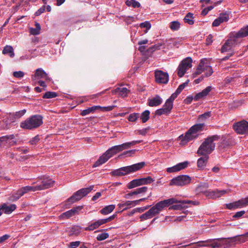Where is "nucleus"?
Masks as SVG:
<instances>
[{"label": "nucleus", "mask_w": 248, "mask_h": 248, "mask_svg": "<svg viewBox=\"0 0 248 248\" xmlns=\"http://www.w3.org/2000/svg\"><path fill=\"white\" fill-rule=\"evenodd\" d=\"M220 139V136L217 135H213L208 137L205 139L204 141L199 147L197 154L199 155L209 156L215 148V141H217Z\"/></svg>", "instance_id": "f257e3e1"}, {"label": "nucleus", "mask_w": 248, "mask_h": 248, "mask_svg": "<svg viewBox=\"0 0 248 248\" xmlns=\"http://www.w3.org/2000/svg\"><path fill=\"white\" fill-rule=\"evenodd\" d=\"M145 166L144 162H141L132 165L127 166L114 170L110 172L113 176H123L140 170Z\"/></svg>", "instance_id": "f03ea898"}, {"label": "nucleus", "mask_w": 248, "mask_h": 248, "mask_svg": "<svg viewBox=\"0 0 248 248\" xmlns=\"http://www.w3.org/2000/svg\"><path fill=\"white\" fill-rule=\"evenodd\" d=\"M31 185L32 186H24L19 189L10 197V200L16 201L25 194L30 191H40L37 183H35L34 182Z\"/></svg>", "instance_id": "7ed1b4c3"}, {"label": "nucleus", "mask_w": 248, "mask_h": 248, "mask_svg": "<svg viewBox=\"0 0 248 248\" xmlns=\"http://www.w3.org/2000/svg\"><path fill=\"white\" fill-rule=\"evenodd\" d=\"M203 125H193L186 133L185 136L181 135L179 137V139L181 140V142L187 143L190 140L196 138L198 136V135H196L197 133L202 130Z\"/></svg>", "instance_id": "20e7f679"}, {"label": "nucleus", "mask_w": 248, "mask_h": 248, "mask_svg": "<svg viewBox=\"0 0 248 248\" xmlns=\"http://www.w3.org/2000/svg\"><path fill=\"white\" fill-rule=\"evenodd\" d=\"M247 36H248V26L245 28L241 29L237 32L231 33L228 40L233 46L241 42L242 38Z\"/></svg>", "instance_id": "39448f33"}, {"label": "nucleus", "mask_w": 248, "mask_h": 248, "mask_svg": "<svg viewBox=\"0 0 248 248\" xmlns=\"http://www.w3.org/2000/svg\"><path fill=\"white\" fill-rule=\"evenodd\" d=\"M93 186H91L88 187L81 188L78 190L68 199V202L71 203H73L80 200L83 197L89 194L93 189Z\"/></svg>", "instance_id": "423d86ee"}, {"label": "nucleus", "mask_w": 248, "mask_h": 248, "mask_svg": "<svg viewBox=\"0 0 248 248\" xmlns=\"http://www.w3.org/2000/svg\"><path fill=\"white\" fill-rule=\"evenodd\" d=\"M203 72L204 73V77H208L212 74L213 71L211 66L206 63L204 60H202L196 71L193 74V77L195 78Z\"/></svg>", "instance_id": "0eeeda50"}, {"label": "nucleus", "mask_w": 248, "mask_h": 248, "mask_svg": "<svg viewBox=\"0 0 248 248\" xmlns=\"http://www.w3.org/2000/svg\"><path fill=\"white\" fill-rule=\"evenodd\" d=\"M192 60L190 57H187L182 60L177 68V75L179 78L183 77L187 70L192 67Z\"/></svg>", "instance_id": "6e6552de"}, {"label": "nucleus", "mask_w": 248, "mask_h": 248, "mask_svg": "<svg viewBox=\"0 0 248 248\" xmlns=\"http://www.w3.org/2000/svg\"><path fill=\"white\" fill-rule=\"evenodd\" d=\"M191 178L187 175H180L172 179L170 182V186H183L191 183Z\"/></svg>", "instance_id": "1a4fd4ad"}, {"label": "nucleus", "mask_w": 248, "mask_h": 248, "mask_svg": "<svg viewBox=\"0 0 248 248\" xmlns=\"http://www.w3.org/2000/svg\"><path fill=\"white\" fill-rule=\"evenodd\" d=\"M35 183H37L39 190H43L53 186L55 181L48 177L43 176L39 178Z\"/></svg>", "instance_id": "9d476101"}, {"label": "nucleus", "mask_w": 248, "mask_h": 248, "mask_svg": "<svg viewBox=\"0 0 248 248\" xmlns=\"http://www.w3.org/2000/svg\"><path fill=\"white\" fill-rule=\"evenodd\" d=\"M220 138L221 141L218 144V147L220 149H225L235 144L234 139L230 135H222L221 137H220Z\"/></svg>", "instance_id": "9b49d317"}, {"label": "nucleus", "mask_w": 248, "mask_h": 248, "mask_svg": "<svg viewBox=\"0 0 248 248\" xmlns=\"http://www.w3.org/2000/svg\"><path fill=\"white\" fill-rule=\"evenodd\" d=\"M141 141V140H134L131 142L123 143L121 145L114 146L110 148L109 151H111L115 155L120 151L129 148L131 145H134L137 143H140Z\"/></svg>", "instance_id": "f8f14e48"}, {"label": "nucleus", "mask_w": 248, "mask_h": 248, "mask_svg": "<svg viewBox=\"0 0 248 248\" xmlns=\"http://www.w3.org/2000/svg\"><path fill=\"white\" fill-rule=\"evenodd\" d=\"M227 193H228V191L226 190H219L217 189L214 190H212L209 189L208 190H205L204 195L209 199H216L221 197Z\"/></svg>", "instance_id": "ddd939ff"}, {"label": "nucleus", "mask_w": 248, "mask_h": 248, "mask_svg": "<svg viewBox=\"0 0 248 248\" xmlns=\"http://www.w3.org/2000/svg\"><path fill=\"white\" fill-rule=\"evenodd\" d=\"M215 239L211 243L212 248H227L231 246L229 238L227 239L219 238Z\"/></svg>", "instance_id": "4468645a"}, {"label": "nucleus", "mask_w": 248, "mask_h": 248, "mask_svg": "<svg viewBox=\"0 0 248 248\" xmlns=\"http://www.w3.org/2000/svg\"><path fill=\"white\" fill-rule=\"evenodd\" d=\"M110 151V148L108 149L103 155L100 156L98 160L94 163L93 166V168H95L105 163L109 158L112 157L114 154Z\"/></svg>", "instance_id": "2eb2a0df"}, {"label": "nucleus", "mask_w": 248, "mask_h": 248, "mask_svg": "<svg viewBox=\"0 0 248 248\" xmlns=\"http://www.w3.org/2000/svg\"><path fill=\"white\" fill-rule=\"evenodd\" d=\"M32 80L37 82L39 79H44L46 81H50L51 79L48 76L47 74L42 68H38L35 70L34 75L32 76Z\"/></svg>", "instance_id": "dca6fc26"}, {"label": "nucleus", "mask_w": 248, "mask_h": 248, "mask_svg": "<svg viewBox=\"0 0 248 248\" xmlns=\"http://www.w3.org/2000/svg\"><path fill=\"white\" fill-rule=\"evenodd\" d=\"M178 200H177L175 198H170L167 200H165L163 201H161L158 202H157L155 206L158 209V211L160 212L161 211L163 210V209L165 207H168L170 205L173 204V203H175V202H177Z\"/></svg>", "instance_id": "f3484780"}, {"label": "nucleus", "mask_w": 248, "mask_h": 248, "mask_svg": "<svg viewBox=\"0 0 248 248\" xmlns=\"http://www.w3.org/2000/svg\"><path fill=\"white\" fill-rule=\"evenodd\" d=\"M155 78L156 82L159 83L166 84L169 81V75L161 70L155 71Z\"/></svg>", "instance_id": "a211bd4d"}, {"label": "nucleus", "mask_w": 248, "mask_h": 248, "mask_svg": "<svg viewBox=\"0 0 248 248\" xmlns=\"http://www.w3.org/2000/svg\"><path fill=\"white\" fill-rule=\"evenodd\" d=\"M82 208V206H78L76 207L73 208L71 210L62 213L60 217L62 218H69L76 214H78L79 211H80Z\"/></svg>", "instance_id": "6ab92c4d"}, {"label": "nucleus", "mask_w": 248, "mask_h": 248, "mask_svg": "<svg viewBox=\"0 0 248 248\" xmlns=\"http://www.w3.org/2000/svg\"><path fill=\"white\" fill-rule=\"evenodd\" d=\"M172 108V106L171 104L169 102H166L163 107L161 108L157 109L155 113L157 115H168L170 112Z\"/></svg>", "instance_id": "aec40b11"}, {"label": "nucleus", "mask_w": 248, "mask_h": 248, "mask_svg": "<svg viewBox=\"0 0 248 248\" xmlns=\"http://www.w3.org/2000/svg\"><path fill=\"white\" fill-rule=\"evenodd\" d=\"M43 117L40 115H34L27 119L21 124H42Z\"/></svg>", "instance_id": "412c9836"}, {"label": "nucleus", "mask_w": 248, "mask_h": 248, "mask_svg": "<svg viewBox=\"0 0 248 248\" xmlns=\"http://www.w3.org/2000/svg\"><path fill=\"white\" fill-rule=\"evenodd\" d=\"M188 164V161H185L182 163H178L172 167L167 168V171L169 173L177 172L182 169H184L186 168Z\"/></svg>", "instance_id": "4be33fe9"}, {"label": "nucleus", "mask_w": 248, "mask_h": 248, "mask_svg": "<svg viewBox=\"0 0 248 248\" xmlns=\"http://www.w3.org/2000/svg\"><path fill=\"white\" fill-rule=\"evenodd\" d=\"M229 19V14L225 13H221L218 18L216 19L212 23V26L214 27H217L219 26L221 23L227 22Z\"/></svg>", "instance_id": "5701e85b"}, {"label": "nucleus", "mask_w": 248, "mask_h": 248, "mask_svg": "<svg viewBox=\"0 0 248 248\" xmlns=\"http://www.w3.org/2000/svg\"><path fill=\"white\" fill-rule=\"evenodd\" d=\"M232 127L238 134H248V125H232Z\"/></svg>", "instance_id": "b1692460"}, {"label": "nucleus", "mask_w": 248, "mask_h": 248, "mask_svg": "<svg viewBox=\"0 0 248 248\" xmlns=\"http://www.w3.org/2000/svg\"><path fill=\"white\" fill-rule=\"evenodd\" d=\"M26 112V110H23L16 112L15 113H10L9 114V119L11 123L14 122L16 119H18L23 116Z\"/></svg>", "instance_id": "393cba45"}, {"label": "nucleus", "mask_w": 248, "mask_h": 248, "mask_svg": "<svg viewBox=\"0 0 248 248\" xmlns=\"http://www.w3.org/2000/svg\"><path fill=\"white\" fill-rule=\"evenodd\" d=\"M129 92V91L125 87H118L115 90L112 91V93L113 94L119 93V95L122 97H126Z\"/></svg>", "instance_id": "a878e982"}, {"label": "nucleus", "mask_w": 248, "mask_h": 248, "mask_svg": "<svg viewBox=\"0 0 248 248\" xmlns=\"http://www.w3.org/2000/svg\"><path fill=\"white\" fill-rule=\"evenodd\" d=\"M212 87L208 86L201 92L197 93L194 97V100L195 101H198L200 99L206 96L211 91Z\"/></svg>", "instance_id": "bb28decb"}, {"label": "nucleus", "mask_w": 248, "mask_h": 248, "mask_svg": "<svg viewBox=\"0 0 248 248\" xmlns=\"http://www.w3.org/2000/svg\"><path fill=\"white\" fill-rule=\"evenodd\" d=\"M202 156V157L199 158L197 161V167L200 170H203L204 169L209 159V156Z\"/></svg>", "instance_id": "cd10ccee"}, {"label": "nucleus", "mask_w": 248, "mask_h": 248, "mask_svg": "<svg viewBox=\"0 0 248 248\" xmlns=\"http://www.w3.org/2000/svg\"><path fill=\"white\" fill-rule=\"evenodd\" d=\"M16 206L15 204L7 205L6 204L4 203L1 205V208H2V211L5 214H11L16 209Z\"/></svg>", "instance_id": "c85d7f7f"}, {"label": "nucleus", "mask_w": 248, "mask_h": 248, "mask_svg": "<svg viewBox=\"0 0 248 248\" xmlns=\"http://www.w3.org/2000/svg\"><path fill=\"white\" fill-rule=\"evenodd\" d=\"M229 240L231 245L232 243H243L246 241V237L244 234H242L229 238Z\"/></svg>", "instance_id": "c756f323"}, {"label": "nucleus", "mask_w": 248, "mask_h": 248, "mask_svg": "<svg viewBox=\"0 0 248 248\" xmlns=\"http://www.w3.org/2000/svg\"><path fill=\"white\" fill-rule=\"evenodd\" d=\"M190 202L189 201H178L177 203L179 204H175L169 207L170 210H181L185 207L184 205L189 203Z\"/></svg>", "instance_id": "7c9ffc66"}, {"label": "nucleus", "mask_w": 248, "mask_h": 248, "mask_svg": "<svg viewBox=\"0 0 248 248\" xmlns=\"http://www.w3.org/2000/svg\"><path fill=\"white\" fill-rule=\"evenodd\" d=\"M129 202V201H126L125 202H123L120 203L118 204V208H119V212H122L124 210H126L132 207L131 205H130Z\"/></svg>", "instance_id": "2f4dec72"}, {"label": "nucleus", "mask_w": 248, "mask_h": 248, "mask_svg": "<svg viewBox=\"0 0 248 248\" xmlns=\"http://www.w3.org/2000/svg\"><path fill=\"white\" fill-rule=\"evenodd\" d=\"M115 206L114 204L109 205L102 208L100 211V212L103 215H108L112 212L113 210L115 209Z\"/></svg>", "instance_id": "473e14b6"}, {"label": "nucleus", "mask_w": 248, "mask_h": 248, "mask_svg": "<svg viewBox=\"0 0 248 248\" xmlns=\"http://www.w3.org/2000/svg\"><path fill=\"white\" fill-rule=\"evenodd\" d=\"M150 112L148 110H146L141 114H140L139 120H141L142 123H146L150 117Z\"/></svg>", "instance_id": "72a5a7b5"}, {"label": "nucleus", "mask_w": 248, "mask_h": 248, "mask_svg": "<svg viewBox=\"0 0 248 248\" xmlns=\"http://www.w3.org/2000/svg\"><path fill=\"white\" fill-rule=\"evenodd\" d=\"M140 186H141L140 179H136L128 183L127 187L128 189H132Z\"/></svg>", "instance_id": "f704fd0d"}, {"label": "nucleus", "mask_w": 248, "mask_h": 248, "mask_svg": "<svg viewBox=\"0 0 248 248\" xmlns=\"http://www.w3.org/2000/svg\"><path fill=\"white\" fill-rule=\"evenodd\" d=\"M2 53L3 54H7L11 58L14 57L15 56L13 48L10 46H5L2 50Z\"/></svg>", "instance_id": "c9c22d12"}, {"label": "nucleus", "mask_w": 248, "mask_h": 248, "mask_svg": "<svg viewBox=\"0 0 248 248\" xmlns=\"http://www.w3.org/2000/svg\"><path fill=\"white\" fill-rule=\"evenodd\" d=\"M81 228L78 226H73L69 232V236H78L80 233Z\"/></svg>", "instance_id": "e433bc0d"}, {"label": "nucleus", "mask_w": 248, "mask_h": 248, "mask_svg": "<svg viewBox=\"0 0 248 248\" xmlns=\"http://www.w3.org/2000/svg\"><path fill=\"white\" fill-rule=\"evenodd\" d=\"M193 14L191 13H187L184 18L185 23L189 25H192L194 23Z\"/></svg>", "instance_id": "4c0bfd02"}, {"label": "nucleus", "mask_w": 248, "mask_h": 248, "mask_svg": "<svg viewBox=\"0 0 248 248\" xmlns=\"http://www.w3.org/2000/svg\"><path fill=\"white\" fill-rule=\"evenodd\" d=\"M98 108H100L99 106H94L89 108L87 109L82 110L81 113V114L82 116H85L87 114H90L91 112H93L95 110H98Z\"/></svg>", "instance_id": "58836bf2"}, {"label": "nucleus", "mask_w": 248, "mask_h": 248, "mask_svg": "<svg viewBox=\"0 0 248 248\" xmlns=\"http://www.w3.org/2000/svg\"><path fill=\"white\" fill-rule=\"evenodd\" d=\"M35 28H31L30 29V32L31 34L38 35L40 33V32L41 26L39 23L35 22Z\"/></svg>", "instance_id": "ea45409f"}, {"label": "nucleus", "mask_w": 248, "mask_h": 248, "mask_svg": "<svg viewBox=\"0 0 248 248\" xmlns=\"http://www.w3.org/2000/svg\"><path fill=\"white\" fill-rule=\"evenodd\" d=\"M125 3L128 6H132L133 8H139L140 6V4L135 0H127Z\"/></svg>", "instance_id": "a19ab883"}, {"label": "nucleus", "mask_w": 248, "mask_h": 248, "mask_svg": "<svg viewBox=\"0 0 248 248\" xmlns=\"http://www.w3.org/2000/svg\"><path fill=\"white\" fill-rule=\"evenodd\" d=\"M232 46H233L231 44V43H230V41L228 40L225 42V43L222 46L221 51L222 53L227 52L228 50H230Z\"/></svg>", "instance_id": "79ce46f5"}, {"label": "nucleus", "mask_w": 248, "mask_h": 248, "mask_svg": "<svg viewBox=\"0 0 248 248\" xmlns=\"http://www.w3.org/2000/svg\"><path fill=\"white\" fill-rule=\"evenodd\" d=\"M140 118V113H133L130 114L128 117V120L131 122H136Z\"/></svg>", "instance_id": "37998d69"}, {"label": "nucleus", "mask_w": 248, "mask_h": 248, "mask_svg": "<svg viewBox=\"0 0 248 248\" xmlns=\"http://www.w3.org/2000/svg\"><path fill=\"white\" fill-rule=\"evenodd\" d=\"M226 208L230 210H234L237 208H240L238 202L237 201L226 204Z\"/></svg>", "instance_id": "c03bdc74"}, {"label": "nucleus", "mask_w": 248, "mask_h": 248, "mask_svg": "<svg viewBox=\"0 0 248 248\" xmlns=\"http://www.w3.org/2000/svg\"><path fill=\"white\" fill-rule=\"evenodd\" d=\"M140 180L141 185L150 184L155 181L151 176L140 178Z\"/></svg>", "instance_id": "a18cd8bd"}, {"label": "nucleus", "mask_w": 248, "mask_h": 248, "mask_svg": "<svg viewBox=\"0 0 248 248\" xmlns=\"http://www.w3.org/2000/svg\"><path fill=\"white\" fill-rule=\"evenodd\" d=\"M170 28L172 31L178 30L180 28V23L178 21H172L170 24Z\"/></svg>", "instance_id": "49530a36"}, {"label": "nucleus", "mask_w": 248, "mask_h": 248, "mask_svg": "<svg viewBox=\"0 0 248 248\" xmlns=\"http://www.w3.org/2000/svg\"><path fill=\"white\" fill-rule=\"evenodd\" d=\"M240 208L246 207L248 205V197L245 198H242L237 201Z\"/></svg>", "instance_id": "de8ad7c7"}, {"label": "nucleus", "mask_w": 248, "mask_h": 248, "mask_svg": "<svg viewBox=\"0 0 248 248\" xmlns=\"http://www.w3.org/2000/svg\"><path fill=\"white\" fill-rule=\"evenodd\" d=\"M147 190L148 187L147 186H142L134 190L133 193H134L135 195L142 194L145 193Z\"/></svg>", "instance_id": "09e8293b"}, {"label": "nucleus", "mask_w": 248, "mask_h": 248, "mask_svg": "<svg viewBox=\"0 0 248 248\" xmlns=\"http://www.w3.org/2000/svg\"><path fill=\"white\" fill-rule=\"evenodd\" d=\"M211 112H206L204 114L200 115L198 119L200 122H202L205 121L207 119L211 117Z\"/></svg>", "instance_id": "8fccbe9b"}, {"label": "nucleus", "mask_w": 248, "mask_h": 248, "mask_svg": "<svg viewBox=\"0 0 248 248\" xmlns=\"http://www.w3.org/2000/svg\"><path fill=\"white\" fill-rule=\"evenodd\" d=\"M209 187V185L206 183H203L202 184H200L197 187V190L201 192H203L204 193V192L205 191L204 189H206L208 188Z\"/></svg>", "instance_id": "3c124183"}, {"label": "nucleus", "mask_w": 248, "mask_h": 248, "mask_svg": "<svg viewBox=\"0 0 248 248\" xmlns=\"http://www.w3.org/2000/svg\"><path fill=\"white\" fill-rule=\"evenodd\" d=\"M99 227L97 221L91 223L88 227L85 228L86 231H93Z\"/></svg>", "instance_id": "603ef678"}, {"label": "nucleus", "mask_w": 248, "mask_h": 248, "mask_svg": "<svg viewBox=\"0 0 248 248\" xmlns=\"http://www.w3.org/2000/svg\"><path fill=\"white\" fill-rule=\"evenodd\" d=\"M57 96V94L55 92H47L43 95L44 98H53Z\"/></svg>", "instance_id": "864d4df0"}, {"label": "nucleus", "mask_w": 248, "mask_h": 248, "mask_svg": "<svg viewBox=\"0 0 248 248\" xmlns=\"http://www.w3.org/2000/svg\"><path fill=\"white\" fill-rule=\"evenodd\" d=\"M14 135H10L0 137V147L3 141H7L9 139L12 140L14 138Z\"/></svg>", "instance_id": "5fc2aeb1"}, {"label": "nucleus", "mask_w": 248, "mask_h": 248, "mask_svg": "<svg viewBox=\"0 0 248 248\" xmlns=\"http://www.w3.org/2000/svg\"><path fill=\"white\" fill-rule=\"evenodd\" d=\"M152 100H153V101L155 103V107L159 106L162 102V99L158 95H156L154 97L152 98Z\"/></svg>", "instance_id": "6e6d98bb"}, {"label": "nucleus", "mask_w": 248, "mask_h": 248, "mask_svg": "<svg viewBox=\"0 0 248 248\" xmlns=\"http://www.w3.org/2000/svg\"><path fill=\"white\" fill-rule=\"evenodd\" d=\"M148 211L152 217L160 213L155 205L151 208Z\"/></svg>", "instance_id": "4d7b16f0"}, {"label": "nucleus", "mask_w": 248, "mask_h": 248, "mask_svg": "<svg viewBox=\"0 0 248 248\" xmlns=\"http://www.w3.org/2000/svg\"><path fill=\"white\" fill-rule=\"evenodd\" d=\"M179 94V93H178L175 91V92L172 94L170 97L169 99H168L166 102H169L171 104L172 106H173V101L176 98V97Z\"/></svg>", "instance_id": "13d9d810"}, {"label": "nucleus", "mask_w": 248, "mask_h": 248, "mask_svg": "<svg viewBox=\"0 0 248 248\" xmlns=\"http://www.w3.org/2000/svg\"><path fill=\"white\" fill-rule=\"evenodd\" d=\"M109 237V234L108 233L104 232L101 234H98L97 236L96 239L98 241H102Z\"/></svg>", "instance_id": "bf43d9fd"}, {"label": "nucleus", "mask_w": 248, "mask_h": 248, "mask_svg": "<svg viewBox=\"0 0 248 248\" xmlns=\"http://www.w3.org/2000/svg\"><path fill=\"white\" fill-rule=\"evenodd\" d=\"M115 106H109L108 107H100L98 108V109H100L103 111H109L112 110L114 108Z\"/></svg>", "instance_id": "052dcab7"}, {"label": "nucleus", "mask_w": 248, "mask_h": 248, "mask_svg": "<svg viewBox=\"0 0 248 248\" xmlns=\"http://www.w3.org/2000/svg\"><path fill=\"white\" fill-rule=\"evenodd\" d=\"M148 198H142L140 200H135L133 201H129V202H131L130 203V205H131V207H134L136 206L137 204H139L140 202L143 201L146 199H147Z\"/></svg>", "instance_id": "680f3d73"}, {"label": "nucleus", "mask_w": 248, "mask_h": 248, "mask_svg": "<svg viewBox=\"0 0 248 248\" xmlns=\"http://www.w3.org/2000/svg\"><path fill=\"white\" fill-rule=\"evenodd\" d=\"M40 125H21V127L23 129H34L38 127Z\"/></svg>", "instance_id": "e2e57ef3"}, {"label": "nucleus", "mask_w": 248, "mask_h": 248, "mask_svg": "<svg viewBox=\"0 0 248 248\" xmlns=\"http://www.w3.org/2000/svg\"><path fill=\"white\" fill-rule=\"evenodd\" d=\"M150 129V127H147V128L143 129L138 130L137 131L139 134L141 135L142 136H145V135H146V134H147L148 133Z\"/></svg>", "instance_id": "0e129e2a"}, {"label": "nucleus", "mask_w": 248, "mask_h": 248, "mask_svg": "<svg viewBox=\"0 0 248 248\" xmlns=\"http://www.w3.org/2000/svg\"><path fill=\"white\" fill-rule=\"evenodd\" d=\"M140 26L141 28H146L147 30H149L151 27V25L149 22L145 21L140 23Z\"/></svg>", "instance_id": "69168bd1"}, {"label": "nucleus", "mask_w": 248, "mask_h": 248, "mask_svg": "<svg viewBox=\"0 0 248 248\" xmlns=\"http://www.w3.org/2000/svg\"><path fill=\"white\" fill-rule=\"evenodd\" d=\"M152 217V216H151L148 211L140 216V218L141 220H145Z\"/></svg>", "instance_id": "338daca9"}, {"label": "nucleus", "mask_w": 248, "mask_h": 248, "mask_svg": "<svg viewBox=\"0 0 248 248\" xmlns=\"http://www.w3.org/2000/svg\"><path fill=\"white\" fill-rule=\"evenodd\" d=\"M40 139L38 135H37L33 137L30 141V143L31 145H36L39 141Z\"/></svg>", "instance_id": "774afa93"}]
</instances>
